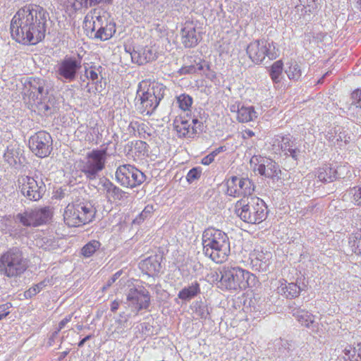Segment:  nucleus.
Returning <instances> with one entry per match:
<instances>
[{"label": "nucleus", "instance_id": "f257e3e1", "mask_svg": "<svg viewBox=\"0 0 361 361\" xmlns=\"http://www.w3.org/2000/svg\"><path fill=\"white\" fill-rule=\"evenodd\" d=\"M49 22L50 16L46 9L36 4L26 5L11 20V37L23 44H37L44 39Z\"/></svg>", "mask_w": 361, "mask_h": 361}, {"label": "nucleus", "instance_id": "f03ea898", "mask_svg": "<svg viewBox=\"0 0 361 361\" xmlns=\"http://www.w3.org/2000/svg\"><path fill=\"white\" fill-rule=\"evenodd\" d=\"M203 252L216 263H223L230 253L228 235L214 228H208L202 233Z\"/></svg>", "mask_w": 361, "mask_h": 361}, {"label": "nucleus", "instance_id": "7ed1b4c3", "mask_svg": "<svg viewBox=\"0 0 361 361\" xmlns=\"http://www.w3.org/2000/svg\"><path fill=\"white\" fill-rule=\"evenodd\" d=\"M166 87L161 85L142 81L138 85L135 106L139 112L143 115L150 116L157 108L160 101L164 98Z\"/></svg>", "mask_w": 361, "mask_h": 361}, {"label": "nucleus", "instance_id": "20e7f679", "mask_svg": "<svg viewBox=\"0 0 361 361\" xmlns=\"http://www.w3.org/2000/svg\"><path fill=\"white\" fill-rule=\"evenodd\" d=\"M235 213L243 221L257 224L266 219L267 211L264 202L257 197L252 196L237 201L235 204Z\"/></svg>", "mask_w": 361, "mask_h": 361}, {"label": "nucleus", "instance_id": "39448f33", "mask_svg": "<svg viewBox=\"0 0 361 361\" xmlns=\"http://www.w3.org/2000/svg\"><path fill=\"white\" fill-rule=\"evenodd\" d=\"M28 268V259L16 247L8 249L0 255V274L8 278L20 276Z\"/></svg>", "mask_w": 361, "mask_h": 361}, {"label": "nucleus", "instance_id": "423d86ee", "mask_svg": "<svg viewBox=\"0 0 361 361\" xmlns=\"http://www.w3.org/2000/svg\"><path fill=\"white\" fill-rule=\"evenodd\" d=\"M219 288L226 290L245 289L255 280L253 274L240 267H224L220 271Z\"/></svg>", "mask_w": 361, "mask_h": 361}, {"label": "nucleus", "instance_id": "0eeeda50", "mask_svg": "<svg viewBox=\"0 0 361 361\" xmlns=\"http://www.w3.org/2000/svg\"><path fill=\"white\" fill-rule=\"evenodd\" d=\"M96 212L90 202L68 204L63 213L64 221L69 227L85 225L93 220Z\"/></svg>", "mask_w": 361, "mask_h": 361}, {"label": "nucleus", "instance_id": "6e6552de", "mask_svg": "<svg viewBox=\"0 0 361 361\" xmlns=\"http://www.w3.org/2000/svg\"><path fill=\"white\" fill-rule=\"evenodd\" d=\"M107 149H93L79 161L78 168L88 180H96L105 168Z\"/></svg>", "mask_w": 361, "mask_h": 361}, {"label": "nucleus", "instance_id": "1a4fd4ad", "mask_svg": "<svg viewBox=\"0 0 361 361\" xmlns=\"http://www.w3.org/2000/svg\"><path fill=\"white\" fill-rule=\"evenodd\" d=\"M17 185L22 195L30 201L39 200L46 192V185L42 176L37 173L32 176H18Z\"/></svg>", "mask_w": 361, "mask_h": 361}, {"label": "nucleus", "instance_id": "9d476101", "mask_svg": "<svg viewBox=\"0 0 361 361\" xmlns=\"http://www.w3.org/2000/svg\"><path fill=\"white\" fill-rule=\"evenodd\" d=\"M246 52L251 61L256 64L262 63L266 58L274 60L279 56L275 43L264 39L250 42L247 47Z\"/></svg>", "mask_w": 361, "mask_h": 361}, {"label": "nucleus", "instance_id": "9b49d317", "mask_svg": "<svg viewBox=\"0 0 361 361\" xmlns=\"http://www.w3.org/2000/svg\"><path fill=\"white\" fill-rule=\"evenodd\" d=\"M81 67L82 56L80 54L66 56L55 66L56 77L63 82H73Z\"/></svg>", "mask_w": 361, "mask_h": 361}, {"label": "nucleus", "instance_id": "f8f14e48", "mask_svg": "<svg viewBox=\"0 0 361 361\" xmlns=\"http://www.w3.org/2000/svg\"><path fill=\"white\" fill-rule=\"evenodd\" d=\"M115 176L121 185L130 188L140 185L147 178L143 172L130 164L119 166L116 169Z\"/></svg>", "mask_w": 361, "mask_h": 361}, {"label": "nucleus", "instance_id": "ddd939ff", "mask_svg": "<svg viewBox=\"0 0 361 361\" xmlns=\"http://www.w3.org/2000/svg\"><path fill=\"white\" fill-rule=\"evenodd\" d=\"M203 123L197 118L188 120L179 116L173 122V128L179 138H193L203 131Z\"/></svg>", "mask_w": 361, "mask_h": 361}, {"label": "nucleus", "instance_id": "4468645a", "mask_svg": "<svg viewBox=\"0 0 361 361\" xmlns=\"http://www.w3.org/2000/svg\"><path fill=\"white\" fill-rule=\"evenodd\" d=\"M50 207L35 208L18 214L16 217L25 226H37L48 222L52 216Z\"/></svg>", "mask_w": 361, "mask_h": 361}, {"label": "nucleus", "instance_id": "2eb2a0df", "mask_svg": "<svg viewBox=\"0 0 361 361\" xmlns=\"http://www.w3.org/2000/svg\"><path fill=\"white\" fill-rule=\"evenodd\" d=\"M226 185V194L234 197H252L251 195L255 190L253 182L247 178L232 176L227 180Z\"/></svg>", "mask_w": 361, "mask_h": 361}, {"label": "nucleus", "instance_id": "dca6fc26", "mask_svg": "<svg viewBox=\"0 0 361 361\" xmlns=\"http://www.w3.org/2000/svg\"><path fill=\"white\" fill-rule=\"evenodd\" d=\"M51 145V137L45 131L36 133L29 140L30 149L36 156L41 158L46 157L50 154Z\"/></svg>", "mask_w": 361, "mask_h": 361}, {"label": "nucleus", "instance_id": "f3484780", "mask_svg": "<svg viewBox=\"0 0 361 361\" xmlns=\"http://www.w3.org/2000/svg\"><path fill=\"white\" fill-rule=\"evenodd\" d=\"M127 301L128 306L137 314L140 310L148 308L150 303V295L143 286L132 288L127 294Z\"/></svg>", "mask_w": 361, "mask_h": 361}, {"label": "nucleus", "instance_id": "a211bd4d", "mask_svg": "<svg viewBox=\"0 0 361 361\" xmlns=\"http://www.w3.org/2000/svg\"><path fill=\"white\" fill-rule=\"evenodd\" d=\"M30 95L34 101L42 104L47 99L49 94V85L48 82L41 78H34L30 82Z\"/></svg>", "mask_w": 361, "mask_h": 361}, {"label": "nucleus", "instance_id": "6ab92c4d", "mask_svg": "<svg viewBox=\"0 0 361 361\" xmlns=\"http://www.w3.org/2000/svg\"><path fill=\"white\" fill-rule=\"evenodd\" d=\"M273 145L278 146L285 154L290 156L295 160L298 159L300 154V150L295 147L288 136L277 135Z\"/></svg>", "mask_w": 361, "mask_h": 361}, {"label": "nucleus", "instance_id": "aec40b11", "mask_svg": "<svg viewBox=\"0 0 361 361\" xmlns=\"http://www.w3.org/2000/svg\"><path fill=\"white\" fill-rule=\"evenodd\" d=\"M257 171L260 175L271 178L274 181L281 178V171L279 166L271 159H267L262 164H259L257 168Z\"/></svg>", "mask_w": 361, "mask_h": 361}, {"label": "nucleus", "instance_id": "412c9836", "mask_svg": "<svg viewBox=\"0 0 361 361\" xmlns=\"http://www.w3.org/2000/svg\"><path fill=\"white\" fill-rule=\"evenodd\" d=\"M200 40V35L197 34L195 27L192 23H186L181 29V41L186 48L195 47Z\"/></svg>", "mask_w": 361, "mask_h": 361}, {"label": "nucleus", "instance_id": "4be33fe9", "mask_svg": "<svg viewBox=\"0 0 361 361\" xmlns=\"http://www.w3.org/2000/svg\"><path fill=\"white\" fill-rule=\"evenodd\" d=\"M133 62L143 65L157 59V52L152 47H145L133 50L130 54Z\"/></svg>", "mask_w": 361, "mask_h": 361}, {"label": "nucleus", "instance_id": "5701e85b", "mask_svg": "<svg viewBox=\"0 0 361 361\" xmlns=\"http://www.w3.org/2000/svg\"><path fill=\"white\" fill-rule=\"evenodd\" d=\"M109 17V13L101 8H94L87 14L84 19V25L85 27H88V24L92 23V20L99 23L103 25L109 23L108 18Z\"/></svg>", "mask_w": 361, "mask_h": 361}, {"label": "nucleus", "instance_id": "b1692460", "mask_svg": "<svg viewBox=\"0 0 361 361\" xmlns=\"http://www.w3.org/2000/svg\"><path fill=\"white\" fill-rule=\"evenodd\" d=\"M161 258L160 255H152L147 257L141 262V269L145 271L149 276L159 273L161 268L160 262Z\"/></svg>", "mask_w": 361, "mask_h": 361}, {"label": "nucleus", "instance_id": "393cba45", "mask_svg": "<svg viewBox=\"0 0 361 361\" xmlns=\"http://www.w3.org/2000/svg\"><path fill=\"white\" fill-rule=\"evenodd\" d=\"M270 253H257L255 258L251 259V264L253 269L259 271H267L269 269V267L270 265Z\"/></svg>", "mask_w": 361, "mask_h": 361}, {"label": "nucleus", "instance_id": "a878e982", "mask_svg": "<svg viewBox=\"0 0 361 361\" xmlns=\"http://www.w3.org/2000/svg\"><path fill=\"white\" fill-rule=\"evenodd\" d=\"M317 178L323 183L333 182L337 178V171L331 164H325L319 168Z\"/></svg>", "mask_w": 361, "mask_h": 361}, {"label": "nucleus", "instance_id": "bb28decb", "mask_svg": "<svg viewBox=\"0 0 361 361\" xmlns=\"http://www.w3.org/2000/svg\"><path fill=\"white\" fill-rule=\"evenodd\" d=\"M101 184L103 190L106 191L108 197L118 200L123 198L124 192L109 179L104 178L102 180Z\"/></svg>", "mask_w": 361, "mask_h": 361}, {"label": "nucleus", "instance_id": "cd10ccee", "mask_svg": "<svg viewBox=\"0 0 361 361\" xmlns=\"http://www.w3.org/2000/svg\"><path fill=\"white\" fill-rule=\"evenodd\" d=\"M102 0H66L65 3L68 8L76 11L82 8H87L99 4ZM108 4L112 0H105Z\"/></svg>", "mask_w": 361, "mask_h": 361}, {"label": "nucleus", "instance_id": "c85d7f7f", "mask_svg": "<svg viewBox=\"0 0 361 361\" xmlns=\"http://www.w3.org/2000/svg\"><path fill=\"white\" fill-rule=\"evenodd\" d=\"M116 32V24L112 21L99 27L94 33V38L102 41L109 39Z\"/></svg>", "mask_w": 361, "mask_h": 361}, {"label": "nucleus", "instance_id": "c756f323", "mask_svg": "<svg viewBox=\"0 0 361 361\" xmlns=\"http://www.w3.org/2000/svg\"><path fill=\"white\" fill-rule=\"evenodd\" d=\"M257 117V114L253 106H242L238 109L237 118L239 122L247 123L253 121Z\"/></svg>", "mask_w": 361, "mask_h": 361}, {"label": "nucleus", "instance_id": "7c9ffc66", "mask_svg": "<svg viewBox=\"0 0 361 361\" xmlns=\"http://www.w3.org/2000/svg\"><path fill=\"white\" fill-rule=\"evenodd\" d=\"M343 352L344 354L343 358L345 361H361V343H357L354 347L348 345Z\"/></svg>", "mask_w": 361, "mask_h": 361}, {"label": "nucleus", "instance_id": "2f4dec72", "mask_svg": "<svg viewBox=\"0 0 361 361\" xmlns=\"http://www.w3.org/2000/svg\"><path fill=\"white\" fill-rule=\"evenodd\" d=\"M200 292V284L195 281L190 286L185 287L178 293V298L183 300H190Z\"/></svg>", "mask_w": 361, "mask_h": 361}, {"label": "nucleus", "instance_id": "473e14b6", "mask_svg": "<svg viewBox=\"0 0 361 361\" xmlns=\"http://www.w3.org/2000/svg\"><path fill=\"white\" fill-rule=\"evenodd\" d=\"M293 315L299 322L307 327H309L310 325L313 324L314 322L315 317L305 310H294Z\"/></svg>", "mask_w": 361, "mask_h": 361}, {"label": "nucleus", "instance_id": "72a5a7b5", "mask_svg": "<svg viewBox=\"0 0 361 361\" xmlns=\"http://www.w3.org/2000/svg\"><path fill=\"white\" fill-rule=\"evenodd\" d=\"M128 130H130V133H135L137 131L139 136L142 138H145V134L150 135L149 133L147 132V130H149L147 124L142 122L131 121L129 124Z\"/></svg>", "mask_w": 361, "mask_h": 361}, {"label": "nucleus", "instance_id": "f704fd0d", "mask_svg": "<svg viewBox=\"0 0 361 361\" xmlns=\"http://www.w3.org/2000/svg\"><path fill=\"white\" fill-rule=\"evenodd\" d=\"M300 5L296 6L298 10L304 11L305 14L309 16L317 9V0H299Z\"/></svg>", "mask_w": 361, "mask_h": 361}, {"label": "nucleus", "instance_id": "c9c22d12", "mask_svg": "<svg viewBox=\"0 0 361 361\" xmlns=\"http://www.w3.org/2000/svg\"><path fill=\"white\" fill-rule=\"evenodd\" d=\"M283 72V63L281 61H276L271 66L269 75L274 82L278 83L281 81Z\"/></svg>", "mask_w": 361, "mask_h": 361}, {"label": "nucleus", "instance_id": "e433bc0d", "mask_svg": "<svg viewBox=\"0 0 361 361\" xmlns=\"http://www.w3.org/2000/svg\"><path fill=\"white\" fill-rule=\"evenodd\" d=\"M348 243L353 252L361 255V231L352 234L349 238Z\"/></svg>", "mask_w": 361, "mask_h": 361}, {"label": "nucleus", "instance_id": "4c0bfd02", "mask_svg": "<svg viewBox=\"0 0 361 361\" xmlns=\"http://www.w3.org/2000/svg\"><path fill=\"white\" fill-rule=\"evenodd\" d=\"M285 72L289 79L294 80H298L302 75L300 66L295 61L290 62L289 66Z\"/></svg>", "mask_w": 361, "mask_h": 361}, {"label": "nucleus", "instance_id": "58836bf2", "mask_svg": "<svg viewBox=\"0 0 361 361\" xmlns=\"http://www.w3.org/2000/svg\"><path fill=\"white\" fill-rule=\"evenodd\" d=\"M302 288L295 283H289L284 287H281V291L286 298H293L299 295Z\"/></svg>", "mask_w": 361, "mask_h": 361}, {"label": "nucleus", "instance_id": "ea45409f", "mask_svg": "<svg viewBox=\"0 0 361 361\" xmlns=\"http://www.w3.org/2000/svg\"><path fill=\"white\" fill-rule=\"evenodd\" d=\"M100 246L101 243L99 241L95 240H91L82 247L81 254L85 257H90L94 254Z\"/></svg>", "mask_w": 361, "mask_h": 361}, {"label": "nucleus", "instance_id": "a19ab883", "mask_svg": "<svg viewBox=\"0 0 361 361\" xmlns=\"http://www.w3.org/2000/svg\"><path fill=\"white\" fill-rule=\"evenodd\" d=\"M348 195L355 205L361 206V186L350 188L348 191Z\"/></svg>", "mask_w": 361, "mask_h": 361}, {"label": "nucleus", "instance_id": "79ce46f5", "mask_svg": "<svg viewBox=\"0 0 361 361\" xmlns=\"http://www.w3.org/2000/svg\"><path fill=\"white\" fill-rule=\"evenodd\" d=\"M177 102L182 110L187 111L192 104V98L188 94H182L177 97Z\"/></svg>", "mask_w": 361, "mask_h": 361}, {"label": "nucleus", "instance_id": "37998d69", "mask_svg": "<svg viewBox=\"0 0 361 361\" xmlns=\"http://www.w3.org/2000/svg\"><path fill=\"white\" fill-rule=\"evenodd\" d=\"M194 312L201 319H206L209 315L207 306L202 302H196L194 304Z\"/></svg>", "mask_w": 361, "mask_h": 361}, {"label": "nucleus", "instance_id": "c03bdc74", "mask_svg": "<svg viewBox=\"0 0 361 361\" xmlns=\"http://www.w3.org/2000/svg\"><path fill=\"white\" fill-rule=\"evenodd\" d=\"M18 152H17L13 148H7V150L4 153V159L5 160L10 164L14 165L16 164L18 161L19 160L18 157Z\"/></svg>", "mask_w": 361, "mask_h": 361}, {"label": "nucleus", "instance_id": "a18cd8bd", "mask_svg": "<svg viewBox=\"0 0 361 361\" xmlns=\"http://www.w3.org/2000/svg\"><path fill=\"white\" fill-rule=\"evenodd\" d=\"M154 211V208L152 205L148 204L147 205L142 212L138 216H137L134 220V224H140L145 219L149 217Z\"/></svg>", "mask_w": 361, "mask_h": 361}, {"label": "nucleus", "instance_id": "49530a36", "mask_svg": "<svg viewBox=\"0 0 361 361\" xmlns=\"http://www.w3.org/2000/svg\"><path fill=\"white\" fill-rule=\"evenodd\" d=\"M352 105L357 109L356 114L361 116V90L354 91L351 94Z\"/></svg>", "mask_w": 361, "mask_h": 361}, {"label": "nucleus", "instance_id": "de8ad7c7", "mask_svg": "<svg viewBox=\"0 0 361 361\" xmlns=\"http://www.w3.org/2000/svg\"><path fill=\"white\" fill-rule=\"evenodd\" d=\"M203 67L200 63H196L190 66H185L180 68L178 73L180 75L192 74L196 73L197 71L202 70Z\"/></svg>", "mask_w": 361, "mask_h": 361}, {"label": "nucleus", "instance_id": "09e8293b", "mask_svg": "<svg viewBox=\"0 0 361 361\" xmlns=\"http://www.w3.org/2000/svg\"><path fill=\"white\" fill-rule=\"evenodd\" d=\"M45 286L44 282H40L25 292V296L26 298H31L37 293H39L41 290Z\"/></svg>", "mask_w": 361, "mask_h": 361}, {"label": "nucleus", "instance_id": "8fccbe9b", "mask_svg": "<svg viewBox=\"0 0 361 361\" xmlns=\"http://www.w3.org/2000/svg\"><path fill=\"white\" fill-rule=\"evenodd\" d=\"M223 151H224V147H218L217 149H216L215 150L212 152L210 154H209L208 155L204 157L202 159V164L204 165H207V166L209 165L210 164H212L214 161L215 157L218 154H219L220 152H221Z\"/></svg>", "mask_w": 361, "mask_h": 361}, {"label": "nucleus", "instance_id": "3c124183", "mask_svg": "<svg viewBox=\"0 0 361 361\" xmlns=\"http://www.w3.org/2000/svg\"><path fill=\"white\" fill-rule=\"evenodd\" d=\"M102 66H91L90 70L88 71H85V73L87 75V78L90 79L92 82H94L98 80V75L102 73Z\"/></svg>", "mask_w": 361, "mask_h": 361}, {"label": "nucleus", "instance_id": "603ef678", "mask_svg": "<svg viewBox=\"0 0 361 361\" xmlns=\"http://www.w3.org/2000/svg\"><path fill=\"white\" fill-rule=\"evenodd\" d=\"M135 150L138 153V155H146L148 152V145L147 142L142 140H137L134 145Z\"/></svg>", "mask_w": 361, "mask_h": 361}, {"label": "nucleus", "instance_id": "864d4df0", "mask_svg": "<svg viewBox=\"0 0 361 361\" xmlns=\"http://www.w3.org/2000/svg\"><path fill=\"white\" fill-rule=\"evenodd\" d=\"M202 170L200 168H192L189 171L186 176L188 182L192 183L194 180L200 178Z\"/></svg>", "mask_w": 361, "mask_h": 361}, {"label": "nucleus", "instance_id": "5fc2aeb1", "mask_svg": "<svg viewBox=\"0 0 361 361\" xmlns=\"http://www.w3.org/2000/svg\"><path fill=\"white\" fill-rule=\"evenodd\" d=\"M335 134H337L336 142L343 141L345 143H347L350 140V136L345 131H341V128L335 129Z\"/></svg>", "mask_w": 361, "mask_h": 361}, {"label": "nucleus", "instance_id": "6e6d98bb", "mask_svg": "<svg viewBox=\"0 0 361 361\" xmlns=\"http://www.w3.org/2000/svg\"><path fill=\"white\" fill-rule=\"evenodd\" d=\"M71 319H72V314H69V315L66 316L63 319H62L59 324V328H58L57 331H56L53 334V336L56 335L59 333V331H60L62 329H63L65 327V326L71 320Z\"/></svg>", "mask_w": 361, "mask_h": 361}, {"label": "nucleus", "instance_id": "4d7b16f0", "mask_svg": "<svg viewBox=\"0 0 361 361\" xmlns=\"http://www.w3.org/2000/svg\"><path fill=\"white\" fill-rule=\"evenodd\" d=\"M103 26V25L96 23L94 20H92V23L90 25L88 24V27H86L87 29H90L92 32H95L99 29L100 27Z\"/></svg>", "mask_w": 361, "mask_h": 361}, {"label": "nucleus", "instance_id": "13d9d810", "mask_svg": "<svg viewBox=\"0 0 361 361\" xmlns=\"http://www.w3.org/2000/svg\"><path fill=\"white\" fill-rule=\"evenodd\" d=\"M121 271H118L115 274H114L113 276L111 279H109V281H107L106 286L109 287L112 283H114L121 276Z\"/></svg>", "mask_w": 361, "mask_h": 361}, {"label": "nucleus", "instance_id": "bf43d9fd", "mask_svg": "<svg viewBox=\"0 0 361 361\" xmlns=\"http://www.w3.org/2000/svg\"><path fill=\"white\" fill-rule=\"evenodd\" d=\"M336 135L337 134H335V131L334 132H328L327 135H326V138L328 140H329L330 142H332L334 144H335L336 142Z\"/></svg>", "mask_w": 361, "mask_h": 361}, {"label": "nucleus", "instance_id": "052dcab7", "mask_svg": "<svg viewBox=\"0 0 361 361\" xmlns=\"http://www.w3.org/2000/svg\"><path fill=\"white\" fill-rule=\"evenodd\" d=\"M47 240V241L45 242L44 241V245H42L41 246L44 249V250H50L51 248H53V241H51V240H49L47 238H45Z\"/></svg>", "mask_w": 361, "mask_h": 361}, {"label": "nucleus", "instance_id": "680f3d73", "mask_svg": "<svg viewBox=\"0 0 361 361\" xmlns=\"http://www.w3.org/2000/svg\"><path fill=\"white\" fill-rule=\"evenodd\" d=\"M211 279H212V281L213 282H215L216 281L217 283V286H219V280H220V278H221V275L219 276V274L215 271L214 273H212L211 274V276H210Z\"/></svg>", "mask_w": 361, "mask_h": 361}, {"label": "nucleus", "instance_id": "e2e57ef3", "mask_svg": "<svg viewBox=\"0 0 361 361\" xmlns=\"http://www.w3.org/2000/svg\"><path fill=\"white\" fill-rule=\"evenodd\" d=\"M255 135V133L253 131H252L251 130H245L244 132H243V138H250V137H252V136Z\"/></svg>", "mask_w": 361, "mask_h": 361}, {"label": "nucleus", "instance_id": "0e129e2a", "mask_svg": "<svg viewBox=\"0 0 361 361\" xmlns=\"http://www.w3.org/2000/svg\"><path fill=\"white\" fill-rule=\"evenodd\" d=\"M118 307L119 302L118 301L114 300V302H112V303L111 304V312H115L118 309Z\"/></svg>", "mask_w": 361, "mask_h": 361}, {"label": "nucleus", "instance_id": "69168bd1", "mask_svg": "<svg viewBox=\"0 0 361 361\" xmlns=\"http://www.w3.org/2000/svg\"><path fill=\"white\" fill-rule=\"evenodd\" d=\"M92 338L91 335H88L85 336L84 338H82L79 343H78V347H82L86 341H89Z\"/></svg>", "mask_w": 361, "mask_h": 361}, {"label": "nucleus", "instance_id": "338daca9", "mask_svg": "<svg viewBox=\"0 0 361 361\" xmlns=\"http://www.w3.org/2000/svg\"><path fill=\"white\" fill-rule=\"evenodd\" d=\"M8 305H9L8 303H6L5 305L0 306V314L8 312V311H6V310H8L9 308Z\"/></svg>", "mask_w": 361, "mask_h": 361}, {"label": "nucleus", "instance_id": "774afa93", "mask_svg": "<svg viewBox=\"0 0 361 361\" xmlns=\"http://www.w3.org/2000/svg\"><path fill=\"white\" fill-rule=\"evenodd\" d=\"M118 324L121 326H118L116 328V329L114 331V332H113V334L117 333V334H120V333H123L124 331V328L122 327L121 326V322L119 321L118 322Z\"/></svg>", "mask_w": 361, "mask_h": 361}]
</instances>
